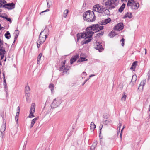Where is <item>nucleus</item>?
Segmentation results:
<instances>
[{
	"mask_svg": "<svg viewBox=\"0 0 150 150\" xmlns=\"http://www.w3.org/2000/svg\"><path fill=\"white\" fill-rule=\"evenodd\" d=\"M139 4L138 2H133V4L131 6L130 8L131 9L134 10H137L138 9L139 7Z\"/></svg>",
	"mask_w": 150,
	"mask_h": 150,
	"instance_id": "16",
	"label": "nucleus"
},
{
	"mask_svg": "<svg viewBox=\"0 0 150 150\" xmlns=\"http://www.w3.org/2000/svg\"><path fill=\"white\" fill-rule=\"evenodd\" d=\"M95 76V75L94 74H91V75H90L89 76V77L90 78H91L93 76Z\"/></svg>",
	"mask_w": 150,
	"mask_h": 150,
	"instance_id": "63",
	"label": "nucleus"
},
{
	"mask_svg": "<svg viewBox=\"0 0 150 150\" xmlns=\"http://www.w3.org/2000/svg\"><path fill=\"white\" fill-rule=\"evenodd\" d=\"M68 10L67 9H66L64 10L63 13L64 17L65 18H66L67 16L68 13Z\"/></svg>",
	"mask_w": 150,
	"mask_h": 150,
	"instance_id": "34",
	"label": "nucleus"
},
{
	"mask_svg": "<svg viewBox=\"0 0 150 150\" xmlns=\"http://www.w3.org/2000/svg\"><path fill=\"white\" fill-rule=\"evenodd\" d=\"M41 32H43L42 34L44 36H46V37H47L48 35H49V32L48 28H45L43 31H42Z\"/></svg>",
	"mask_w": 150,
	"mask_h": 150,
	"instance_id": "18",
	"label": "nucleus"
},
{
	"mask_svg": "<svg viewBox=\"0 0 150 150\" xmlns=\"http://www.w3.org/2000/svg\"><path fill=\"white\" fill-rule=\"evenodd\" d=\"M111 20V19L110 18H109L100 21L99 23L101 25H104L109 23Z\"/></svg>",
	"mask_w": 150,
	"mask_h": 150,
	"instance_id": "14",
	"label": "nucleus"
},
{
	"mask_svg": "<svg viewBox=\"0 0 150 150\" xmlns=\"http://www.w3.org/2000/svg\"><path fill=\"white\" fill-rule=\"evenodd\" d=\"M133 4V1H131V0H128L127 3V5L128 6H132Z\"/></svg>",
	"mask_w": 150,
	"mask_h": 150,
	"instance_id": "35",
	"label": "nucleus"
},
{
	"mask_svg": "<svg viewBox=\"0 0 150 150\" xmlns=\"http://www.w3.org/2000/svg\"><path fill=\"white\" fill-rule=\"evenodd\" d=\"M47 7L48 8H50V7L51 5L50 4L48 0H47Z\"/></svg>",
	"mask_w": 150,
	"mask_h": 150,
	"instance_id": "57",
	"label": "nucleus"
},
{
	"mask_svg": "<svg viewBox=\"0 0 150 150\" xmlns=\"http://www.w3.org/2000/svg\"><path fill=\"white\" fill-rule=\"evenodd\" d=\"M103 127V125L102 124H100V125L99 126V128L100 129V134L101 132V130Z\"/></svg>",
	"mask_w": 150,
	"mask_h": 150,
	"instance_id": "44",
	"label": "nucleus"
},
{
	"mask_svg": "<svg viewBox=\"0 0 150 150\" xmlns=\"http://www.w3.org/2000/svg\"><path fill=\"white\" fill-rule=\"evenodd\" d=\"M26 101H27L28 102H30V100L29 99V97H28L27 96H26Z\"/></svg>",
	"mask_w": 150,
	"mask_h": 150,
	"instance_id": "60",
	"label": "nucleus"
},
{
	"mask_svg": "<svg viewBox=\"0 0 150 150\" xmlns=\"http://www.w3.org/2000/svg\"><path fill=\"white\" fill-rule=\"evenodd\" d=\"M30 88L28 86H26L25 88V93L26 96L29 97L30 95Z\"/></svg>",
	"mask_w": 150,
	"mask_h": 150,
	"instance_id": "15",
	"label": "nucleus"
},
{
	"mask_svg": "<svg viewBox=\"0 0 150 150\" xmlns=\"http://www.w3.org/2000/svg\"><path fill=\"white\" fill-rule=\"evenodd\" d=\"M104 10H103L104 13L107 15H109L110 14V11L108 9H105V8H104Z\"/></svg>",
	"mask_w": 150,
	"mask_h": 150,
	"instance_id": "31",
	"label": "nucleus"
},
{
	"mask_svg": "<svg viewBox=\"0 0 150 150\" xmlns=\"http://www.w3.org/2000/svg\"><path fill=\"white\" fill-rule=\"evenodd\" d=\"M103 117L105 119H107L109 117V115L107 113L103 115Z\"/></svg>",
	"mask_w": 150,
	"mask_h": 150,
	"instance_id": "37",
	"label": "nucleus"
},
{
	"mask_svg": "<svg viewBox=\"0 0 150 150\" xmlns=\"http://www.w3.org/2000/svg\"><path fill=\"white\" fill-rule=\"evenodd\" d=\"M19 32L18 30H16L15 31L14 33L16 35H17V36L18 35Z\"/></svg>",
	"mask_w": 150,
	"mask_h": 150,
	"instance_id": "50",
	"label": "nucleus"
},
{
	"mask_svg": "<svg viewBox=\"0 0 150 150\" xmlns=\"http://www.w3.org/2000/svg\"><path fill=\"white\" fill-rule=\"evenodd\" d=\"M0 17H1L3 18H5V19H6V18H7V17H6L3 16L1 15L0 16Z\"/></svg>",
	"mask_w": 150,
	"mask_h": 150,
	"instance_id": "62",
	"label": "nucleus"
},
{
	"mask_svg": "<svg viewBox=\"0 0 150 150\" xmlns=\"http://www.w3.org/2000/svg\"><path fill=\"white\" fill-rule=\"evenodd\" d=\"M123 28V25L122 23H118L114 28V29L115 30L119 31L122 30Z\"/></svg>",
	"mask_w": 150,
	"mask_h": 150,
	"instance_id": "12",
	"label": "nucleus"
},
{
	"mask_svg": "<svg viewBox=\"0 0 150 150\" xmlns=\"http://www.w3.org/2000/svg\"><path fill=\"white\" fill-rule=\"evenodd\" d=\"M66 61L65 60H64V61H62V65L59 69V71H62L63 73H64V74H62L63 75L64 73H67L69 70L68 67H66L65 66Z\"/></svg>",
	"mask_w": 150,
	"mask_h": 150,
	"instance_id": "5",
	"label": "nucleus"
},
{
	"mask_svg": "<svg viewBox=\"0 0 150 150\" xmlns=\"http://www.w3.org/2000/svg\"><path fill=\"white\" fill-rule=\"evenodd\" d=\"M104 33L103 31H101L100 33H98L96 34V35L98 36L99 37L101 35H103Z\"/></svg>",
	"mask_w": 150,
	"mask_h": 150,
	"instance_id": "40",
	"label": "nucleus"
},
{
	"mask_svg": "<svg viewBox=\"0 0 150 150\" xmlns=\"http://www.w3.org/2000/svg\"><path fill=\"white\" fill-rule=\"evenodd\" d=\"M35 105L34 103H33L31 104V108L30 110V114L28 116L29 118H32L34 117L33 113L35 112Z\"/></svg>",
	"mask_w": 150,
	"mask_h": 150,
	"instance_id": "9",
	"label": "nucleus"
},
{
	"mask_svg": "<svg viewBox=\"0 0 150 150\" xmlns=\"http://www.w3.org/2000/svg\"><path fill=\"white\" fill-rule=\"evenodd\" d=\"M49 11V9H46V10L44 11H43L42 12H41L40 13V15H42V14L44 12H47V11Z\"/></svg>",
	"mask_w": 150,
	"mask_h": 150,
	"instance_id": "55",
	"label": "nucleus"
},
{
	"mask_svg": "<svg viewBox=\"0 0 150 150\" xmlns=\"http://www.w3.org/2000/svg\"><path fill=\"white\" fill-rule=\"evenodd\" d=\"M147 76L148 80H149L150 79V70H149L148 72Z\"/></svg>",
	"mask_w": 150,
	"mask_h": 150,
	"instance_id": "53",
	"label": "nucleus"
},
{
	"mask_svg": "<svg viewBox=\"0 0 150 150\" xmlns=\"http://www.w3.org/2000/svg\"><path fill=\"white\" fill-rule=\"evenodd\" d=\"M93 11H96L99 13H102L104 12V8L99 4H96L93 6Z\"/></svg>",
	"mask_w": 150,
	"mask_h": 150,
	"instance_id": "4",
	"label": "nucleus"
},
{
	"mask_svg": "<svg viewBox=\"0 0 150 150\" xmlns=\"http://www.w3.org/2000/svg\"><path fill=\"white\" fill-rule=\"evenodd\" d=\"M3 41L2 40L0 41V48H2V46H1L3 45Z\"/></svg>",
	"mask_w": 150,
	"mask_h": 150,
	"instance_id": "54",
	"label": "nucleus"
},
{
	"mask_svg": "<svg viewBox=\"0 0 150 150\" xmlns=\"http://www.w3.org/2000/svg\"><path fill=\"white\" fill-rule=\"evenodd\" d=\"M5 36L6 38L8 39H9L11 37L9 32L8 31L6 32L5 34Z\"/></svg>",
	"mask_w": 150,
	"mask_h": 150,
	"instance_id": "27",
	"label": "nucleus"
},
{
	"mask_svg": "<svg viewBox=\"0 0 150 150\" xmlns=\"http://www.w3.org/2000/svg\"><path fill=\"white\" fill-rule=\"evenodd\" d=\"M40 42L37 41V46L38 48H39L40 47V45L42 44H40V43H39Z\"/></svg>",
	"mask_w": 150,
	"mask_h": 150,
	"instance_id": "46",
	"label": "nucleus"
},
{
	"mask_svg": "<svg viewBox=\"0 0 150 150\" xmlns=\"http://www.w3.org/2000/svg\"><path fill=\"white\" fill-rule=\"evenodd\" d=\"M146 80H144L141 82V84L142 85V90L143 88V87L144 86Z\"/></svg>",
	"mask_w": 150,
	"mask_h": 150,
	"instance_id": "39",
	"label": "nucleus"
},
{
	"mask_svg": "<svg viewBox=\"0 0 150 150\" xmlns=\"http://www.w3.org/2000/svg\"><path fill=\"white\" fill-rule=\"evenodd\" d=\"M137 64V62L135 61L134 62L132 65L131 67L130 68L133 71H134L135 69V67Z\"/></svg>",
	"mask_w": 150,
	"mask_h": 150,
	"instance_id": "21",
	"label": "nucleus"
},
{
	"mask_svg": "<svg viewBox=\"0 0 150 150\" xmlns=\"http://www.w3.org/2000/svg\"><path fill=\"white\" fill-rule=\"evenodd\" d=\"M90 129L92 131H93L96 128V125L93 122H92L90 124Z\"/></svg>",
	"mask_w": 150,
	"mask_h": 150,
	"instance_id": "22",
	"label": "nucleus"
},
{
	"mask_svg": "<svg viewBox=\"0 0 150 150\" xmlns=\"http://www.w3.org/2000/svg\"><path fill=\"white\" fill-rule=\"evenodd\" d=\"M87 59L85 57H81L80 59L78 60V62H81L84 61H87Z\"/></svg>",
	"mask_w": 150,
	"mask_h": 150,
	"instance_id": "38",
	"label": "nucleus"
},
{
	"mask_svg": "<svg viewBox=\"0 0 150 150\" xmlns=\"http://www.w3.org/2000/svg\"><path fill=\"white\" fill-rule=\"evenodd\" d=\"M124 128H125V126H123L122 128V129H121V132H120V138L121 139H122V133L123 130L124 129Z\"/></svg>",
	"mask_w": 150,
	"mask_h": 150,
	"instance_id": "52",
	"label": "nucleus"
},
{
	"mask_svg": "<svg viewBox=\"0 0 150 150\" xmlns=\"http://www.w3.org/2000/svg\"><path fill=\"white\" fill-rule=\"evenodd\" d=\"M137 79V77L136 75H133L132 78V79L131 80L132 81H133V82H135L136 80Z\"/></svg>",
	"mask_w": 150,
	"mask_h": 150,
	"instance_id": "32",
	"label": "nucleus"
},
{
	"mask_svg": "<svg viewBox=\"0 0 150 150\" xmlns=\"http://www.w3.org/2000/svg\"><path fill=\"white\" fill-rule=\"evenodd\" d=\"M116 0H104V4L109 9H111L115 8Z\"/></svg>",
	"mask_w": 150,
	"mask_h": 150,
	"instance_id": "3",
	"label": "nucleus"
},
{
	"mask_svg": "<svg viewBox=\"0 0 150 150\" xmlns=\"http://www.w3.org/2000/svg\"><path fill=\"white\" fill-rule=\"evenodd\" d=\"M83 16L84 20L88 22H93L96 19L94 13L91 11H86L83 14Z\"/></svg>",
	"mask_w": 150,
	"mask_h": 150,
	"instance_id": "2",
	"label": "nucleus"
},
{
	"mask_svg": "<svg viewBox=\"0 0 150 150\" xmlns=\"http://www.w3.org/2000/svg\"><path fill=\"white\" fill-rule=\"evenodd\" d=\"M6 3V1L5 0H0V8L2 6L3 4H4Z\"/></svg>",
	"mask_w": 150,
	"mask_h": 150,
	"instance_id": "36",
	"label": "nucleus"
},
{
	"mask_svg": "<svg viewBox=\"0 0 150 150\" xmlns=\"http://www.w3.org/2000/svg\"><path fill=\"white\" fill-rule=\"evenodd\" d=\"M102 122L105 125H110L112 123V121L110 119H104L102 120Z\"/></svg>",
	"mask_w": 150,
	"mask_h": 150,
	"instance_id": "17",
	"label": "nucleus"
},
{
	"mask_svg": "<svg viewBox=\"0 0 150 150\" xmlns=\"http://www.w3.org/2000/svg\"><path fill=\"white\" fill-rule=\"evenodd\" d=\"M125 40V39L123 38H122V39H121V40L122 42L121 45H122V46H124V45Z\"/></svg>",
	"mask_w": 150,
	"mask_h": 150,
	"instance_id": "43",
	"label": "nucleus"
},
{
	"mask_svg": "<svg viewBox=\"0 0 150 150\" xmlns=\"http://www.w3.org/2000/svg\"><path fill=\"white\" fill-rule=\"evenodd\" d=\"M18 36H17V35H16L15 37H14V41H13V43H14L15 42L16 40L17 39V37H18Z\"/></svg>",
	"mask_w": 150,
	"mask_h": 150,
	"instance_id": "56",
	"label": "nucleus"
},
{
	"mask_svg": "<svg viewBox=\"0 0 150 150\" xmlns=\"http://www.w3.org/2000/svg\"><path fill=\"white\" fill-rule=\"evenodd\" d=\"M1 7H4L9 10H12L15 8V4L13 3H8L2 5Z\"/></svg>",
	"mask_w": 150,
	"mask_h": 150,
	"instance_id": "7",
	"label": "nucleus"
},
{
	"mask_svg": "<svg viewBox=\"0 0 150 150\" xmlns=\"http://www.w3.org/2000/svg\"><path fill=\"white\" fill-rule=\"evenodd\" d=\"M6 129V126L5 125H3L1 126L0 129L1 132H4Z\"/></svg>",
	"mask_w": 150,
	"mask_h": 150,
	"instance_id": "29",
	"label": "nucleus"
},
{
	"mask_svg": "<svg viewBox=\"0 0 150 150\" xmlns=\"http://www.w3.org/2000/svg\"><path fill=\"white\" fill-rule=\"evenodd\" d=\"M100 25L99 24H94L87 28V31L90 32V36H92L94 33L98 32L103 29L104 26Z\"/></svg>",
	"mask_w": 150,
	"mask_h": 150,
	"instance_id": "1",
	"label": "nucleus"
},
{
	"mask_svg": "<svg viewBox=\"0 0 150 150\" xmlns=\"http://www.w3.org/2000/svg\"><path fill=\"white\" fill-rule=\"evenodd\" d=\"M126 96L125 94L123 95L122 97V98L121 99L123 100H125L126 99Z\"/></svg>",
	"mask_w": 150,
	"mask_h": 150,
	"instance_id": "47",
	"label": "nucleus"
},
{
	"mask_svg": "<svg viewBox=\"0 0 150 150\" xmlns=\"http://www.w3.org/2000/svg\"><path fill=\"white\" fill-rule=\"evenodd\" d=\"M42 54L41 53H40L37 59V63L38 64H39L40 63V59L42 57Z\"/></svg>",
	"mask_w": 150,
	"mask_h": 150,
	"instance_id": "30",
	"label": "nucleus"
},
{
	"mask_svg": "<svg viewBox=\"0 0 150 150\" xmlns=\"http://www.w3.org/2000/svg\"><path fill=\"white\" fill-rule=\"evenodd\" d=\"M135 83V82H133V81H131V82L130 83V85L131 86H133L134 85Z\"/></svg>",
	"mask_w": 150,
	"mask_h": 150,
	"instance_id": "51",
	"label": "nucleus"
},
{
	"mask_svg": "<svg viewBox=\"0 0 150 150\" xmlns=\"http://www.w3.org/2000/svg\"><path fill=\"white\" fill-rule=\"evenodd\" d=\"M122 126V124L121 123H119L118 125L117 129L120 131V128Z\"/></svg>",
	"mask_w": 150,
	"mask_h": 150,
	"instance_id": "45",
	"label": "nucleus"
},
{
	"mask_svg": "<svg viewBox=\"0 0 150 150\" xmlns=\"http://www.w3.org/2000/svg\"><path fill=\"white\" fill-rule=\"evenodd\" d=\"M20 107H19V106H18L17 108V113H16V114L17 115H19V112H20Z\"/></svg>",
	"mask_w": 150,
	"mask_h": 150,
	"instance_id": "48",
	"label": "nucleus"
},
{
	"mask_svg": "<svg viewBox=\"0 0 150 150\" xmlns=\"http://www.w3.org/2000/svg\"><path fill=\"white\" fill-rule=\"evenodd\" d=\"M6 53V51L4 48L2 47V48H0V55H5Z\"/></svg>",
	"mask_w": 150,
	"mask_h": 150,
	"instance_id": "24",
	"label": "nucleus"
},
{
	"mask_svg": "<svg viewBox=\"0 0 150 150\" xmlns=\"http://www.w3.org/2000/svg\"><path fill=\"white\" fill-rule=\"evenodd\" d=\"M38 119V117L35 118L32 120L31 123L30 125V127L31 128H32L34 124L36 122V120Z\"/></svg>",
	"mask_w": 150,
	"mask_h": 150,
	"instance_id": "23",
	"label": "nucleus"
},
{
	"mask_svg": "<svg viewBox=\"0 0 150 150\" xmlns=\"http://www.w3.org/2000/svg\"><path fill=\"white\" fill-rule=\"evenodd\" d=\"M101 44V42H96V44L95 45H94V47L95 49L98 50L100 52H101L104 50V49Z\"/></svg>",
	"mask_w": 150,
	"mask_h": 150,
	"instance_id": "10",
	"label": "nucleus"
},
{
	"mask_svg": "<svg viewBox=\"0 0 150 150\" xmlns=\"http://www.w3.org/2000/svg\"><path fill=\"white\" fill-rule=\"evenodd\" d=\"M89 79L88 78L86 80H85V81H84V82L82 84V86H83L85 83H86V82Z\"/></svg>",
	"mask_w": 150,
	"mask_h": 150,
	"instance_id": "58",
	"label": "nucleus"
},
{
	"mask_svg": "<svg viewBox=\"0 0 150 150\" xmlns=\"http://www.w3.org/2000/svg\"><path fill=\"white\" fill-rule=\"evenodd\" d=\"M49 88L50 89L52 92H53L54 90V85L53 84H51L49 86Z\"/></svg>",
	"mask_w": 150,
	"mask_h": 150,
	"instance_id": "33",
	"label": "nucleus"
},
{
	"mask_svg": "<svg viewBox=\"0 0 150 150\" xmlns=\"http://www.w3.org/2000/svg\"><path fill=\"white\" fill-rule=\"evenodd\" d=\"M6 19L11 23V22L12 21L11 20L10 18H8L7 17L6 18Z\"/></svg>",
	"mask_w": 150,
	"mask_h": 150,
	"instance_id": "59",
	"label": "nucleus"
},
{
	"mask_svg": "<svg viewBox=\"0 0 150 150\" xmlns=\"http://www.w3.org/2000/svg\"><path fill=\"white\" fill-rule=\"evenodd\" d=\"M5 55H3L2 54H1V55H0L1 56V60H2L3 59V58L4 57Z\"/></svg>",
	"mask_w": 150,
	"mask_h": 150,
	"instance_id": "61",
	"label": "nucleus"
},
{
	"mask_svg": "<svg viewBox=\"0 0 150 150\" xmlns=\"http://www.w3.org/2000/svg\"><path fill=\"white\" fill-rule=\"evenodd\" d=\"M1 134L0 135V137L2 138L3 139L4 137V132H1Z\"/></svg>",
	"mask_w": 150,
	"mask_h": 150,
	"instance_id": "49",
	"label": "nucleus"
},
{
	"mask_svg": "<svg viewBox=\"0 0 150 150\" xmlns=\"http://www.w3.org/2000/svg\"><path fill=\"white\" fill-rule=\"evenodd\" d=\"M43 32H41L39 35V40H38L40 42V44H43L45 41L46 39L47 38L44 36L42 34Z\"/></svg>",
	"mask_w": 150,
	"mask_h": 150,
	"instance_id": "11",
	"label": "nucleus"
},
{
	"mask_svg": "<svg viewBox=\"0 0 150 150\" xmlns=\"http://www.w3.org/2000/svg\"><path fill=\"white\" fill-rule=\"evenodd\" d=\"M117 35V34L115 32V31H111L110 32L109 34V36L111 37L112 38Z\"/></svg>",
	"mask_w": 150,
	"mask_h": 150,
	"instance_id": "26",
	"label": "nucleus"
},
{
	"mask_svg": "<svg viewBox=\"0 0 150 150\" xmlns=\"http://www.w3.org/2000/svg\"><path fill=\"white\" fill-rule=\"evenodd\" d=\"M4 80V83L3 84L5 88H6V80L5 79V77H4V78H3Z\"/></svg>",
	"mask_w": 150,
	"mask_h": 150,
	"instance_id": "42",
	"label": "nucleus"
},
{
	"mask_svg": "<svg viewBox=\"0 0 150 150\" xmlns=\"http://www.w3.org/2000/svg\"><path fill=\"white\" fill-rule=\"evenodd\" d=\"M88 32L89 31H87L86 28L85 33H80L78 34L77 35V41H78L80 38H84L85 36H87V35H89L88 34V33H89V34H90V32Z\"/></svg>",
	"mask_w": 150,
	"mask_h": 150,
	"instance_id": "6",
	"label": "nucleus"
},
{
	"mask_svg": "<svg viewBox=\"0 0 150 150\" xmlns=\"http://www.w3.org/2000/svg\"><path fill=\"white\" fill-rule=\"evenodd\" d=\"M132 13H131L127 12L124 16L123 17V18H125L127 17L129 18H131L132 17Z\"/></svg>",
	"mask_w": 150,
	"mask_h": 150,
	"instance_id": "20",
	"label": "nucleus"
},
{
	"mask_svg": "<svg viewBox=\"0 0 150 150\" xmlns=\"http://www.w3.org/2000/svg\"><path fill=\"white\" fill-rule=\"evenodd\" d=\"M97 144V142H95L93 143L92 146L90 147L91 150H94Z\"/></svg>",
	"mask_w": 150,
	"mask_h": 150,
	"instance_id": "28",
	"label": "nucleus"
},
{
	"mask_svg": "<svg viewBox=\"0 0 150 150\" xmlns=\"http://www.w3.org/2000/svg\"><path fill=\"white\" fill-rule=\"evenodd\" d=\"M141 86H142V85L141 84V83H140V84L139 85V86L138 88V89H139V88Z\"/></svg>",
	"mask_w": 150,
	"mask_h": 150,
	"instance_id": "64",
	"label": "nucleus"
},
{
	"mask_svg": "<svg viewBox=\"0 0 150 150\" xmlns=\"http://www.w3.org/2000/svg\"><path fill=\"white\" fill-rule=\"evenodd\" d=\"M79 55L78 54L73 57L70 59L71 64H72L74 62L76 61Z\"/></svg>",
	"mask_w": 150,
	"mask_h": 150,
	"instance_id": "19",
	"label": "nucleus"
},
{
	"mask_svg": "<svg viewBox=\"0 0 150 150\" xmlns=\"http://www.w3.org/2000/svg\"><path fill=\"white\" fill-rule=\"evenodd\" d=\"M18 115H17V114H16V115L15 117V120L16 121V123H17L18 125Z\"/></svg>",
	"mask_w": 150,
	"mask_h": 150,
	"instance_id": "41",
	"label": "nucleus"
},
{
	"mask_svg": "<svg viewBox=\"0 0 150 150\" xmlns=\"http://www.w3.org/2000/svg\"><path fill=\"white\" fill-rule=\"evenodd\" d=\"M125 4L124 3L122 4L121 6L119 8L118 11L120 12H122L125 8Z\"/></svg>",
	"mask_w": 150,
	"mask_h": 150,
	"instance_id": "25",
	"label": "nucleus"
},
{
	"mask_svg": "<svg viewBox=\"0 0 150 150\" xmlns=\"http://www.w3.org/2000/svg\"><path fill=\"white\" fill-rule=\"evenodd\" d=\"M60 104V102L59 99L55 98L51 103V106L52 108H54L58 107Z\"/></svg>",
	"mask_w": 150,
	"mask_h": 150,
	"instance_id": "8",
	"label": "nucleus"
},
{
	"mask_svg": "<svg viewBox=\"0 0 150 150\" xmlns=\"http://www.w3.org/2000/svg\"><path fill=\"white\" fill-rule=\"evenodd\" d=\"M88 34L89 35H87V36H85V39L83 41V44H86L89 43L92 39V36H90V34H89V33Z\"/></svg>",
	"mask_w": 150,
	"mask_h": 150,
	"instance_id": "13",
	"label": "nucleus"
}]
</instances>
